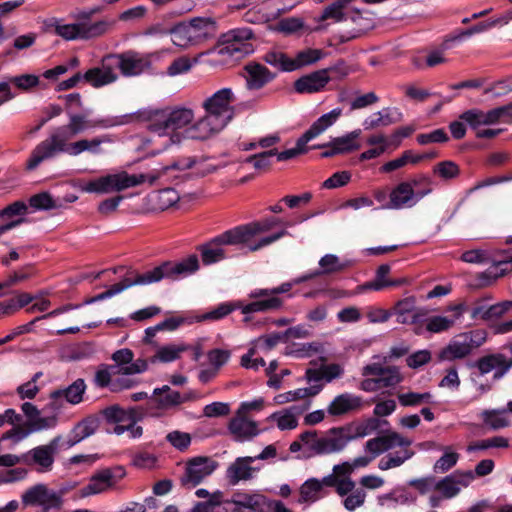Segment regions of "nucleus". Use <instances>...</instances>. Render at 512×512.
Wrapping results in <instances>:
<instances>
[{
  "instance_id": "nucleus-1",
  "label": "nucleus",
  "mask_w": 512,
  "mask_h": 512,
  "mask_svg": "<svg viewBox=\"0 0 512 512\" xmlns=\"http://www.w3.org/2000/svg\"><path fill=\"white\" fill-rule=\"evenodd\" d=\"M69 122L51 130L48 137L38 143L31 151L25 168L33 171L41 163L51 160L60 154L76 157L84 152L98 156L105 153L103 144H113L118 141L115 134H100L92 138L71 140L87 129L107 130L127 125L132 122L133 114L103 115L88 120L85 114L67 112Z\"/></svg>"
},
{
  "instance_id": "nucleus-2",
  "label": "nucleus",
  "mask_w": 512,
  "mask_h": 512,
  "mask_svg": "<svg viewBox=\"0 0 512 512\" xmlns=\"http://www.w3.org/2000/svg\"><path fill=\"white\" fill-rule=\"evenodd\" d=\"M412 440L399 434L398 432L388 430L379 436L369 439L364 446V450L369 456H359L353 460L352 466L355 468L366 467L372 460L379 455L388 452L378 462V468L386 471L404 464L413 457L414 451L410 448Z\"/></svg>"
},
{
  "instance_id": "nucleus-3",
  "label": "nucleus",
  "mask_w": 512,
  "mask_h": 512,
  "mask_svg": "<svg viewBox=\"0 0 512 512\" xmlns=\"http://www.w3.org/2000/svg\"><path fill=\"white\" fill-rule=\"evenodd\" d=\"M235 95L225 87L208 96L202 103L205 115L186 130L190 139L205 140L221 131L234 116Z\"/></svg>"
},
{
  "instance_id": "nucleus-4",
  "label": "nucleus",
  "mask_w": 512,
  "mask_h": 512,
  "mask_svg": "<svg viewBox=\"0 0 512 512\" xmlns=\"http://www.w3.org/2000/svg\"><path fill=\"white\" fill-rule=\"evenodd\" d=\"M138 119L147 122V129L158 136H169L165 146L180 142L181 135L188 138L186 128L194 120L191 108L176 106L164 108H146L133 114Z\"/></svg>"
},
{
  "instance_id": "nucleus-5",
  "label": "nucleus",
  "mask_w": 512,
  "mask_h": 512,
  "mask_svg": "<svg viewBox=\"0 0 512 512\" xmlns=\"http://www.w3.org/2000/svg\"><path fill=\"white\" fill-rule=\"evenodd\" d=\"M194 163L195 161L192 159H187L184 163L174 162L171 166L163 167L162 172L129 174L126 171H120L84 182L80 188L81 191L86 193L109 194L136 187L146 182L153 185L167 170L171 168L189 169Z\"/></svg>"
},
{
  "instance_id": "nucleus-6",
  "label": "nucleus",
  "mask_w": 512,
  "mask_h": 512,
  "mask_svg": "<svg viewBox=\"0 0 512 512\" xmlns=\"http://www.w3.org/2000/svg\"><path fill=\"white\" fill-rule=\"evenodd\" d=\"M342 431L337 427L330 428L326 433L317 430L304 431L290 444L289 451L299 452L298 457L301 459L340 453L345 449L346 442L341 435Z\"/></svg>"
},
{
  "instance_id": "nucleus-7",
  "label": "nucleus",
  "mask_w": 512,
  "mask_h": 512,
  "mask_svg": "<svg viewBox=\"0 0 512 512\" xmlns=\"http://www.w3.org/2000/svg\"><path fill=\"white\" fill-rule=\"evenodd\" d=\"M94 10L80 11L74 15L75 23H64L62 19L52 18L45 22L48 31L54 32L66 41L91 39L108 31L111 23L106 20L92 22Z\"/></svg>"
},
{
  "instance_id": "nucleus-8",
  "label": "nucleus",
  "mask_w": 512,
  "mask_h": 512,
  "mask_svg": "<svg viewBox=\"0 0 512 512\" xmlns=\"http://www.w3.org/2000/svg\"><path fill=\"white\" fill-rule=\"evenodd\" d=\"M431 192V178L426 174H419L407 181L398 183L390 191L389 201L382 208L392 210L412 208Z\"/></svg>"
},
{
  "instance_id": "nucleus-9",
  "label": "nucleus",
  "mask_w": 512,
  "mask_h": 512,
  "mask_svg": "<svg viewBox=\"0 0 512 512\" xmlns=\"http://www.w3.org/2000/svg\"><path fill=\"white\" fill-rule=\"evenodd\" d=\"M293 224L290 222H283L280 218L277 217H268L260 221H253L247 224L236 226L235 229L243 243V245H246L249 249V251H258L277 240L281 239L282 237L288 235V231L286 229H282L281 231H278L274 234H271L269 236H265L260 238L256 243L251 244L252 239L264 232H268L271 229H273L276 226H284L289 227Z\"/></svg>"
},
{
  "instance_id": "nucleus-10",
  "label": "nucleus",
  "mask_w": 512,
  "mask_h": 512,
  "mask_svg": "<svg viewBox=\"0 0 512 512\" xmlns=\"http://www.w3.org/2000/svg\"><path fill=\"white\" fill-rule=\"evenodd\" d=\"M199 259L195 254L177 261H165L160 265L139 273L141 285L158 283L163 279L177 280L188 277L199 270Z\"/></svg>"
},
{
  "instance_id": "nucleus-11",
  "label": "nucleus",
  "mask_w": 512,
  "mask_h": 512,
  "mask_svg": "<svg viewBox=\"0 0 512 512\" xmlns=\"http://www.w3.org/2000/svg\"><path fill=\"white\" fill-rule=\"evenodd\" d=\"M262 497L259 495L237 494L232 499L222 500L217 492L206 501L196 503L190 512H255Z\"/></svg>"
},
{
  "instance_id": "nucleus-12",
  "label": "nucleus",
  "mask_w": 512,
  "mask_h": 512,
  "mask_svg": "<svg viewBox=\"0 0 512 512\" xmlns=\"http://www.w3.org/2000/svg\"><path fill=\"white\" fill-rule=\"evenodd\" d=\"M342 115V108L337 107L332 109L330 112L323 114L316 121L312 123L309 129L304 132L296 141V146L281 152L277 151L275 155L277 160L287 161L303 154L307 151L306 145L308 142L322 134L329 127H331L339 117Z\"/></svg>"
},
{
  "instance_id": "nucleus-13",
  "label": "nucleus",
  "mask_w": 512,
  "mask_h": 512,
  "mask_svg": "<svg viewBox=\"0 0 512 512\" xmlns=\"http://www.w3.org/2000/svg\"><path fill=\"white\" fill-rule=\"evenodd\" d=\"M327 53L318 48H305L298 51L294 58H290L283 52L271 51L265 54L267 64L280 71L292 72L300 68L313 65L324 59Z\"/></svg>"
},
{
  "instance_id": "nucleus-14",
  "label": "nucleus",
  "mask_w": 512,
  "mask_h": 512,
  "mask_svg": "<svg viewBox=\"0 0 512 512\" xmlns=\"http://www.w3.org/2000/svg\"><path fill=\"white\" fill-rule=\"evenodd\" d=\"M239 245H243V243L234 227L200 245L198 251L200 252L202 263L209 266L230 258L232 255L228 247Z\"/></svg>"
},
{
  "instance_id": "nucleus-15",
  "label": "nucleus",
  "mask_w": 512,
  "mask_h": 512,
  "mask_svg": "<svg viewBox=\"0 0 512 512\" xmlns=\"http://www.w3.org/2000/svg\"><path fill=\"white\" fill-rule=\"evenodd\" d=\"M294 282H284L273 288H256L249 292L248 298L252 300L250 307L256 313H268L280 310L284 305V299L280 296L289 292L294 286Z\"/></svg>"
},
{
  "instance_id": "nucleus-16",
  "label": "nucleus",
  "mask_w": 512,
  "mask_h": 512,
  "mask_svg": "<svg viewBox=\"0 0 512 512\" xmlns=\"http://www.w3.org/2000/svg\"><path fill=\"white\" fill-rule=\"evenodd\" d=\"M253 38V32L249 28H235L228 31L223 36V43L218 50L222 56H228L234 60H240L243 57L253 53L254 48L250 42Z\"/></svg>"
},
{
  "instance_id": "nucleus-17",
  "label": "nucleus",
  "mask_w": 512,
  "mask_h": 512,
  "mask_svg": "<svg viewBox=\"0 0 512 512\" xmlns=\"http://www.w3.org/2000/svg\"><path fill=\"white\" fill-rule=\"evenodd\" d=\"M252 305V300H249V302L247 303L244 302L243 300L223 302L218 304L215 308L211 309L210 311L198 316L196 318V321H219L228 316L233 311L240 310L244 316L242 322L246 327L252 328L256 325L261 324L260 322L255 323L253 321L252 315L256 313V311L250 308Z\"/></svg>"
},
{
  "instance_id": "nucleus-18",
  "label": "nucleus",
  "mask_w": 512,
  "mask_h": 512,
  "mask_svg": "<svg viewBox=\"0 0 512 512\" xmlns=\"http://www.w3.org/2000/svg\"><path fill=\"white\" fill-rule=\"evenodd\" d=\"M218 467V463L208 456H195L185 464V470L180 477L183 487L191 489L209 477Z\"/></svg>"
},
{
  "instance_id": "nucleus-19",
  "label": "nucleus",
  "mask_w": 512,
  "mask_h": 512,
  "mask_svg": "<svg viewBox=\"0 0 512 512\" xmlns=\"http://www.w3.org/2000/svg\"><path fill=\"white\" fill-rule=\"evenodd\" d=\"M110 56L115 70H120L124 77L138 76L151 67V60L149 56L135 51H127L121 54H112Z\"/></svg>"
},
{
  "instance_id": "nucleus-20",
  "label": "nucleus",
  "mask_w": 512,
  "mask_h": 512,
  "mask_svg": "<svg viewBox=\"0 0 512 512\" xmlns=\"http://www.w3.org/2000/svg\"><path fill=\"white\" fill-rule=\"evenodd\" d=\"M61 437L53 438L48 444L37 446L24 453V463L37 465L38 471L47 472L53 467L55 455L59 449Z\"/></svg>"
},
{
  "instance_id": "nucleus-21",
  "label": "nucleus",
  "mask_w": 512,
  "mask_h": 512,
  "mask_svg": "<svg viewBox=\"0 0 512 512\" xmlns=\"http://www.w3.org/2000/svg\"><path fill=\"white\" fill-rule=\"evenodd\" d=\"M124 476L125 470L121 466L102 469L92 475L88 484L82 488V495L90 496L102 493L114 486Z\"/></svg>"
},
{
  "instance_id": "nucleus-22",
  "label": "nucleus",
  "mask_w": 512,
  "mask_h": 512,
  "mask_svg": "<svg viewBox=\"0 0 512 512\" xmlns=\"http://www.w3.org/2000/svg\"><path fill=\"white\" fill-rule=\"evenodd\" d=\"M467 309L468 306L464 302L449 305L446 310L452 312V316L435 315L427 318L424 317L422 320V322H424L423 329L430 334L447 332L454 326L456 321L463 317Z\"/></svg>"
},
{
  "instance_id": "nucleus-23",
  "label": "nucleus",
  "mask_w": 512,
  "mask_h": 512,
  "mask_svg": "<svg viewBox=\"0 0 512 512\" xmlns=\"http://www.w3.org/2000/svg\"><path fill=\"white\" fill-rule=\"evenodd\" d=\"M255 458L252 456L237 457L226 470V479L230 485H237L241 481H247L255 477L262 469V465H253Z\"/></svg>"
},
{
  "instance_id": "nucleus-24",
  "label": "nucleus",
  "mask_w": 512,
  "mask_h": 512,
  "mask_svg": "<svg viewBox=\"0 0 512 512\" xmlns=\"http://www.w3.org/2000/svg\"><path fill=\"white\" fill-rule=\"evenodd\" d=\"M117 79L118 74L110 55L102 59L100 66L90 68L83 74V80L94 88L109 85Z\"/></svg>"
},
{
  "instance_id": "nucleus-25",
  "label": "nucleus",
  "mask_w": 512,
  "mask_h": 512,
  "mask_svg": "<svg viewBox=\"0 0 512 512\" xmlns=\"http://www.w3.org/2000/svg\"><path fill=\"white\" fill-rule=\"evenodd\" d=\"M337 66L311 72L294 82V89L300 94H312L322 91L330 82L329 71L336 70Z\"/></svg>"
},
{
  "instance_id": "nucleus-26",
  "label": "nucleus",
  "mask_w": 512,
  "mask_h": 512,
  "mask_svg": "<svg viewBox=\"0 0 512 512\" xmlns=\"http://www.w3.org/2000/svg\"><path fill=\"white\" fill-rule=\"evenodd\" d=\"M474 480L472 471H455L443 479L436 481L435 490L440 491L445 498L455 497L462 488Z\"/></svg>"
},
{
  "instance_id": "nucleus-27",
  "label": "nucleus",
  "mask_w": 512,
  "mask_h": 512,
  "mask_svg": "<svg viewBox=\"0 0 512 512\" xmlns=\"http://www.w3.org/2000/svg\"><path fill=\"white\" fill-rule=\"evenodd\" d=\"M85 390L86 384L83 379L79 378L68 387L53 391L50 394V402L47 404V408L58 411L61 407L60 401L62 399H65L72 405L79 404L83 399Z\"/></svg>"
},
{
  "instance_id": "nucleus-28",
  "label": "nucleus",
  "mask_w": 512,
  "mask_h": 512,
  "mask_svg": "<svg viewBox=\"0 0 512 512\" xmlns=\"http://www.w3.org/2000/svg\"><path fill=\"white\" fill-rule=\"evenodd\" d=\"M228 430L233 439L238 442L250 441L260 434L257 422L246 418L244 414H239L238 411L230 420Z\"/></svg>"
},
{
  "instance_id": "nucleus-29",
  "label": "nucleus",
  "mask_w": 512,
  "mask_h": 512,
  "mask_svg": "<svg viewBox=\"0 0 512 512\" xmlns=\"http://www.w3.org/2000/svg\"><path fill=\"white\" fill-rule=\"evenodd\" d=\"M133 286H142L141 280L139 277V272H137L134 269H129L125 276L118 283L111 285L109 289L98 295L85 299L83 303H81V305L83 307L86 305H90L99 301L109 299Z\"/></svg>"
},
{
  "instance_id": "nucleus-30",
  "label": "nucleus",
  "mask_w": 512,
  "mask_h": 512,
  "mask_svg": "<svg viewBox=\"0 0 512 512\" xmlns=\"http://www.w3.org/2000/svg\"><path fill=\"white\" fill-rule=\"evenodd\" d=\"M275 76L276 75L266 66L257 62H249L243 68V77L245 78L248 90H259L263 88L271 82Z\"/></svg>"
},
{
  "instance_id": "nucleus-31",
  "label": "nucleus",
  "mask_w": 512,
  "mask_h": 512,
  "mask_svg": "<svg viewBox=\"0 0 512 512\" xmlns=\"http://www.w3.org/2000/svg\"><path fill=\"white\" fill-rule=\"evenodd\" d=\"M382 421L378 418L371 417L356 425H345L337 427L338 430H343L341 435L346 439L345 448L347 445L356 439L364 438L376 432L381 425Z\"/></svg>"
},
{
  "instance_id": "nucleus-32",
  "label": "nucleus",
  "mask_w": 512,
  "mask_h": 512,
  "mask_svg": "<svg viewBox=\"0 0 512 512\" xmlns=\"http://www.w3.org/2000/svg\"><path fill=\"white\" fill-rule=\"evenodd\" d=\"M363 399L361 396L352 393H342L336 396L327 407V412L331 416H341L361 409Z\"/></svg>"
},
{
  "instance_id": "nucleus-33",
  "label": "nucleus",
  "mask_w": 512,
  "mask_h": 512,
  "mask_svg": "<svg viewBox=\"0 0 512 512\" xmlns=\"http://www.w3.org/2000/svg\"><path fill=\"white\" fill-rule=\"evenodd\" d=\"M319 268L316 269V274L319 276L330 275L343 272L357 264L354 258H340L335 254H325L318 262Z\"/></svg>"
},
{
  "instance_id": "nucleus-34",
  "label": "nucleus",
  "mask_w": 512,
  "mask_h": 512,
  "mask_svg": "<svg viewBox=\"0 0 512 512\" xmlns=\"http://www.w3.org/2000/svg\"><path fill=\"white\" fill-rule=\"evenodd\" d=\"M472 353L461 334L452 338L438 353L439 361H455L466 358Z\"/></svg>"
},
{
  "instance_id": "nucleus-35",
  "label": "nucleus",
  "mask_w": 512,
  "mask_h": 512,
  "mask_svg": "<svg viewBox=\"0 0 512 512\" xmlns=\"http://www.w3.org/2000/svg\"><path fill=\"white\" fill-rule=\"evenodd\" d=\"M509 271H512V255L508 259L494 262L487 270L478 273L476 280L479 286L487 287Z\"/></svg>"
},
{
  "instance_id": "nucleus-36",
  "label": "nucleus",
  "mask_w": 512,
  "mask_h": 512,
  "mask_svg": "<svg viewBox=\"0 0 512 512\" xmlns=\"http://www.w3.org/2000/svg\"><path fill=\"white\" fill-rule=\"evenodd\" d=\"M402 114L396 108H383L364 119L362 126L364 130H372L381 126H389L396 123Z\"/></svg>"
},
{
  "instance_id": "nucleus-37",
  "label": "nucleus",
  "mask_w": 512,
  "mask_h": 512,
  "mask_svg": "<svg viewBox=\"0 0 512 512\" xmlns=\"http://www.w3.org/2000/svg\"><path fill=\"white\" fill-rule=\"evenodd\" d=\"M169 34L173 44L180 48H188L200 43L197 39L198 36L194 34V31L186 22L179 23L169 29Z\"/></svg>"
},
{
  "instance_id": "nucleus-38",
  "label": "nucleus",
  "mask_w": 512,
  "mask_h": 512,
  "mask_svg": "<svg viewBox=\"0 0 512 512\" xmlns=\"http://www.w3.org/2000/svg\"><path fill=\"white\" fill-rule=\"evenodd\" d=\"M309 406V401H307L306 405H303L301 408L293 405L282 412L273 413L271 418L276 421L277 427L280 430H292L298 425L297 415L308 409Z\"/></svg>"
},
{
  "instance_id": "nucleus-39",
  "label": "nucleus",
  "mask_w": 512,
  "mask_h": 512,
  "mask_svg": "<svg viewBox=\"0 0 512 512\" xmlns=\"http://www.w3.org/2000/svg\"><path fill=\"white\" fill-rule=\"evenodd\" d=\"M483 425L490 430H499L510 426L511 421L507 415V410L502 409H485L479 414Z\"/></svg>"
},
{
  "instance_id": "nucleus-40",
  "label": "nucleus",
  "mask_w": 512,
  "mask_h": 512,
  "mask_svg": "<svg viewBox=\"0 0 512 512\" xmlns=\"http://www.w3.org/2000/svg\"><path fill=\"white\" fill-rule=\"evenodd\" d=\"M98 428V421L94 418H85L84 420L77 423L72 429L69 439L67 441V447L70 448L82 440L93 435Z\"/></svg>"
},
{
  "instance_id": "nucleus-41",
  "label": "nucleus",
  "mask_w": 512,
  "mask_h": 512,
  "mask_svg": "<svg viewBox=\"0 0 512 512\" xmlns=\"http://www.w3.org/2000/svg\"><path fill=\"white\" fill-rule=\"evenodd\" d=\"M189 349L190 345L184 342L167 344L157 349L152 361H159L162 363L173 362L179 359L181 354Z\"/></svg>"
},
{
  "instance_id": "nucleus-42",
  "label": "nucleus",
  "mask_w": 512,
  "mask_h": 512,
  "mask_svg": "<svg viewBox=\"0 0 512 512\" xmlns=\"http://www.w3.org/2000/svg\"><path fill=\"white\" fill-rule=\"evenodd\" d=\"M361 133V129H355L344 136L334 138L331 144L338 154L350 153L360 148V144L356 140L360 137Z\"/></svg>"
},
{
  "instance_id": "nucleus-43",
  "label": "nucleus",
  "mask_w": 512,
  "mask_h": 512,
  "mask_svg": "<svg viewBox=\"0 0 512 512\" xmlns=\"http://www.w3.org/2000/svg\"><path fill=\"white\" fill-rule=\"evenodd\" d=\"M449 41H451V39L446 40L440 48L430 51L426 56L424 63L420 58H414L413 65L419 69H422L424 67H435L437 65L446 63L447 58L445 57L444 53L449 48Z\"/></svg>"
},
{
  "instance_id": "nucleus-44",
  "label": "nucleus",
  "mask_w": 512,
  "mask_h": 512,
  "mask_svg": "<svg viewBox=\"0 0 512 512\" xmlns=\"http://www.w3.org/2000/svg\"><path fill=\"white\" fill-rule=\"evenodd\" d=\"M509 447V440L506 437L503 436H493L486 439L477 440L474 442H471L467 448L466 451L468 453L478 452V451H485L488 449L493 448H508Z\"/></svg>"
},
{
  "instance_id": "nucleus-45",
  "label": "nucleus",
  "mask_w": 512,
  "mask_h": 512,
  "mask_svg": "<svg viewBox=\"0 0 512 512\" xmlns=\"http://www.w3.org/2000/svg\"><path fill=\"white\" fill-rule=\"evenodd\" d=\"M187 24L192 28L200 43L210 37L215 30V21L210 17H195Z\"/></svg>"
},
{
  "instance_id": "nucleus-46",
  "label": "nucleus",
  "mask_w": 512,
  "mask_h": 512,
  "mask_svg": "<svg viewBox=\"0 0 512 512\" xmlns=\"http://www.w3.org/2000/svg\"><path fill=\"white\" fill-rule=\"evenodd\" d=\"M27 205L28 209L31 208L33 211H48L60 207V204L48 192H41L31 196Z\"/></svg>"
},
{
  "instance_id": "nucleus-47",
  "label": "nucleus",
  "mask_w": 512,
  "mask_h": 512,
  "mask_svg": "<svg viewBox=\"0 0 512 512\" xmlns=\"http://www.w3.org/2000/svg\"><path fill=\"white\" fill-rule=\"evenodd\" d=\"M63 495L64 492L62 490L49 489L45 485L44 493L40 504V507L43 509V512L60 509L63 505Z\"/></svg>"
},
{
  "instance_id": "nucleus-48",
  "label": "nucleus",
  "mask_w": 512,
  "mask_h": 512,
  "mask_svg": "<svg viewBox=\"0 0 512 512\" xmlns=\"http://www.w3.org/2000/svg\"><path fill=\"white\" fill-rule=\"evenodd\" d=\"M433 174L444 181L456 179L460 175L459 165L452 160H444L434 165Z\"/></svg>"
},
{
  "instance_id": "nucleus-49",
  "label": "nucleus",
  "mask_w": 512,
  "mask_h": 512,
  "mask_svg": "<svg viewBox=\"0 0 512 512\" xmlns=\"http://www.w3.org/2000/svg\"><path fill=\"white\" fill-rule=\"evenodd\" d=\"M153 393L158 396L162 408L167 409L181 404L180 392L172 390L168 385L154 389Z\"/></svg>"
},
{
  "instance_id": "nucleus-50",
  "label": "nucleus",
  "mask_w": 512,
  "mask_h": 512,
  "mask_svg": "<svg viewBox=\"0 0 512 512\" xmlns=\"http://www.w3.org/2000/svg\"><path fill=\"white\" fill-rule=\"evenodd\" d=\"M398 401L403 407H417L424 403H433V396L430 392H407L398 394Z\"/></svg>"
},
{
  "instance_id": "nucleus-51",
  "label": "nucleus",
  "mask_w": 512,
  "mask_h": 512,
  "mask_svg": "<svg viewBox=\"0 0 512 512\" xmlns=\"http://www.w3.org/2000/svg\"><path fill=\"white\" fill-rule=\"evenodd\" d=\"M322 483L317 479L305 481L300 488L299 502H315L321 497Z\"/></svg>"
},
{
  "instance_id": "nucleus-52",
  "label": "nucleus",
  "mask_w": 512,
  "mask_h": 512,
  "mask_svg": "<svg viewBox=\"0 0 512 512\" xmlns=\"http://www.w3.org/2000/svg\"><path fill=\"white\" fill-rule=\"evenodd\" d=\"M58 424V413L42 416L40 413L35 417L33 421L26 423V427L32 431V433L40 432L43 430L53 429Z\"/></svg>"
},
{
  "instance_id": "nucleus-53",
  "label": "nucleus",
  "mask_w": 512,
  "mask_h": 512,
  "mask_svg": "<svg viewBox=\"0 0 512 512\" xmlns=\"http://www.w3.org/2000/svg\"><path fill=\"white\" fill-rule=\"evenodd\" d=\"M28 213V205L25 201H15L0 210V220L7 219L8 221L17 218H24Z\"/></svg>"
},
{
  "instance_id": "nucleus-54",
  "label": "nucleus",
  "mask_w": 512,
  "mask_h": 512,
  "mask_svg": "<svg viewBox=\"0 0 512 512\" xmlns=\"http://www.w3.org/2000/svg\"><path fill=\"white\" fill-rule=\"evenodd\" d=\"M322 389V384H314L311 385L310 387L298 388L292 391L285 392V395H288L289 402L302 399L305 401L304 405H306L307 401L311 403L309 398L319 394L322 391Z\"/></svg>"
},
{
  "instance_id": "nucleus-55",
  "label": "nucleus",
  "mask_w": 512,
  "mask_h": 512,
  "mask_svg": "<svg viewBox=\"0 0 512 512\" xmlns=\"http://www.w3.org/2000/svg\"><path fill=\"white\" fill-rule=\"evenodd\" d=\"M166 441L178 451L184 452L191 445V435L187 432L174 430L169 432L166 437Z\"/></svg>"
},
{
  "instance_id": "nucleus-56",
  "label": "nucleus",
  "mask_w": 512,
  "mask_h": 512,
  "mask_svg": "<svg viewBox=\"0 0 512 512\" xmlns=\"http://www.w3.org/2000/svg\"><path fill=\"white\" fill-rule=\"evenodd\" d=\"M116 375L115 368L112 365L101 364L94 376V384L99 388L109 387L111 389L112 376Z\"/></svg>"
},
{
  "instance_id": "nucleus-57",
  "label": "nucleus",
  "mask_w": 512,
  "mask_h": 512,
  "mask_svg": "<svg viewBox=\"0 0 512 512\" xmlns=\"http://www.w3.org/2000/svg\"><path fill=\"white\" fill-rule=\"evenodd\" d=\"M153 199L160 210H165L173 206L179 200V196L176 190L166 188L155 193Z\"/></svg>"
},
{
  "instance_id": "nucleus-58",
  "label": "nucleus",
  "mask_w": 512,
  "mask_h": 512,
  "mask_svg": "<svg viewBox=\"0 0 512 512\" xmlns=\"http://www.w3.org/2000/svg\"><path fill=\"white\" fill-rule=\"evenodd\" d=\"M134 411H126L118 406H110L103 410L102 414L109 423H125L131 418Z\"/></svg>"
},
{
  "instance_id": "nucleus-59",
  "label": "nucleus",
  "mask_w": 512,
  "mask_h": 512,
  "mask_svg": "<svg viewBox=\"0 0 512 512\" xmlns=\"http://www.w3.org/2000/svg\"><path fill=\"white\" fill-rule=\"evenodd\" d=\"M380 388L394 387L402 381V376L397 367L386 366V370L380 377H377Z\"/></svg>"
},
{
  "instance_id": "nucleus-60",
  "label": "nucleus",
  "mask_w": 512,
  "mask_h": 512,
  "mask_svg": "<svg viewBox=\"0 0 512 512\" xmlns=\"http://www.w3.org/2000/svg\"><path fill=\"white\" fill-rule=\"evenodd\" d=\"M116 375L130 376L140 374L147 370L148 364L144 359H134L129 364L123 366H114Z\"/></svg>"
},
{
  "instance_id": "nucleus-61",
  "label": "nucleus",
  "mask_w": 512,
  "mask_h": 512,
  "mask_svg": "<svg viewBox=\"0 0 512 512\" xmlns=\"http://www.w3.org/2000/svg\"><path fill=\"white\" fill-rule=\"evenodd\" d=\"M416 140L420 145L445 143L449 140V136L443 128H438L428 133L418 134Z\"/></svg>"
},
{
  "instance_id": "nucleus-62",
  "label": "nucleus",
  "mask_w": 512,
  "mask_h": 512,
  "mask_svg": "<svg viewBox=\"0 0 512 512\" xmlns=\"http://www.w3.org/2000/svg\"><path fill=\"white\" fill-rule=\"evenodd\" d=\"M277 154V149H270L268 151L254 154L245 159L244 162L250 163L256 170H265L271 165L270 158Z\"/></svg>"
},
{
  "instance_id": "nucleus-63",
  "label": "nucleus",
  "mask_w": 512,
  "mask_h": 512,
  "mask_svg": "<svg viewBox=\"0 0 512 512\" xmlns=\"http://www.w3.org/2000/svg\"><path fill=\"white\" fill-rule=\"evenodd\" d=\"M459 459V454L456 452L446 451L434 464L433 470L435 473H445L453 468Z\"/></svg>"
},
{
  "instance_id": "nucleus-64",
  "label": "nucleus",
  "mask_w": 512,
  "mask_h": 512,
  "mask_svg": "<svg viewBox=\"0 0 512 512\" xmlns=\"http://www.w3.org/2000/svg\"><path fill=\"white\" fill-rule=\"evenodd\" d=\"M196 62V60H191L187 56L178 57L168 66L167 74L169 76L184 74L188 72Z\"/></svg>"
}]
</instances>
